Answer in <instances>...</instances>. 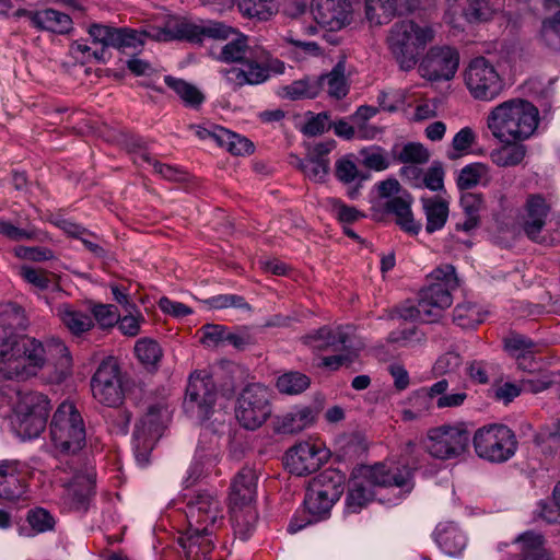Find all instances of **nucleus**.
<instances>
[{
  "instance_id": "3c124183",
  "label": "nucleus",
  "mask_w": 560,
  "mask_h": 560,
  "mask_svg": "<svg viewBox=\"0 0 560 560\" xmlns=\"http://www.w3.org/2000/svg\"><path fill=\"white\" fill-rule=\"evenodd\" d=\"M476 141V135L470 127L462 128L452 140V150L447 152V156L451 160H455L458 156L466 154L474 142Z\"/></svg>"
},
{
  "instance_id": "052dcab7",
  "label": "nucleus",
  "mask_w": 560,
  "mask_h": 560,
  "mask_svg": "<svg viewBox=\"0 0 560 560\" xmlns=\"http://www.w3.org/2000/svg\"><path fill=\"white\" fill-rule=\"evenodd\" d=\"M117 27L94 23L88 28V33L94 43L101 44L103 47H113L115 43V33Z\"/></svg>"
},
{
  "instance_id": "20e7f679",
  "label": "nucleus",
  "mask_w": 560,
  "mask_h": 560,
  "mask_svg": "<svg viewBox=\"0 0 560 560\" xmlns=\"http://www.w3.org/2000/svg\"><path fill=\"white\" fill-rule=\"evenodd\" d=\"M393 488L395 493L394 504L400 501L413 489L412 471L404 465L377 463L373 466H364L360 469V478H354L347 494V509L352 513L359 512L376 494L374 488Z\"/></svg>"
},
{
  "instance_id": "e2e57ef3",
  "label": "nucleus",
  "mask_w": 560,
  "mask_h": 560,
  "mask_svg": "<svg viewBox=\"0 0 560 560\" xmlns=\"http://www.w3.org/2000/svg\"><path fill=\"white\" fill-rule=\"evenodd\" d=\"M14 253L19 258L32 261H45L54 258V253L47 247L18 246Z\"/></svg>"
},
{
  "instance_id": "4468645a",
  "label": "nucleus",
  "mask_w": 560,
  "mask_h": 560,
  "mask_svg": "<svg viewBox=\"0 0 560 560\" xmlns=\"http://www.w3.org/2000/svg\"><path fill=\"white\" fill-rule=\"evenodd\" d=\"M271 394L268 387L259 383L247 385L240 394L235 416L242 427L256 430L271 415Z\"/></svg>"
},
{
  "instance_id": "0eeeda50",
  "label": "nucleus",
  "mask_w": 560,
  "mask_h": 560,
  "mask_svg": "<svg viewBox=\"0 0 560 560\" xmlns=\"http://www.w3.org/2000/svg\"><path fill=\"white\" fill-rule=\"evenodd\" d=\"M434 38L435 30L432 25L402 20L390 27L387 46L399 68L409 71L419 63L422 52Z\"/></svg>"
},
{
  "instance_id": "aec40b11",
  "label": "nucleus",
  "mask_w": 560,
  "mask_h": 560,
  "mask_svg": "<svg viewBox=\"0 0 560 560\" xmlns=\"http://www.w3.org/2000/svg\"><path fill=\"white\" fill-rule=\"evenodd\" d=\"M315 21L331 31L349 23L351 8L347 0H313L311 5Z\"/></svg>"
},
{
  "instance_id": "338daca9",
  "label": "nucleus",
  "mask_w": 560,
  "mask_h": 560,
  "mask_svg": "<svg viewBox=\"0 0 560 560\" xmlns=\"http://www.w3.org/2000/svg\"><path fill=\"white\" fill-rule=\"evenodd\" d=\"M159 307L163 313L172 315L176 318H183L192 313V310L186 304L173 301L166 296H163L159 300Z\"/></svg>"
},
{
  "instance_id": "1a4fd4ad",
  "label": "nucleus",
  "mask_w": 560,
  "mask_h": 560,
  "mask_svg": "<svg viewBox=\"0 0 560 560\" xmlns=\"http://www.w3.org/2000/svg\"><path fill=\"white\" fill-rule=\"evenodd\" d=\"M49 430L51 443L61 454H75L85 445V423L72 401L66 400L58 406Z\"/></svg>"
},
{
  "instance_id": "bb28decb",
  "label": "nucleus",
  "mask_w": 560,
  "mask_h": 560,
  "mask_svg": "<svg viewBox=\"0 0 560 560\" xmlns=\"http://www.w3.org/2000/svg\"><path fill=\"white\" fill-rule=\"evenodd\" d=\"M525 141L512 140L500 142L502 145L490 152V161L499 167H515L521 165L528 153Z\"/></svg>"
},
{
  "instance_id": "ea45409f",
  "label": "nucleus",
  "mask_w": 560,
  "mask_h": 560,
  "mask_svg": "<svg viewBox=\"0 0 560 560\" xmlns=\"http://www.w3.org/2000/svg\"><path fill=\"white\" fill-rule=\"evenodd\" d=\"M314 415L307 407L291 410L282 416L279 427L283 433H298L311 425Z\"/></svg>"
},
{
  "instance_id": "8fccbe9b",
  "label": "nucleus",
  "mask_w": 560,
  "mask_h": 560,
  "mask_svg": "<svg viewBox=\"0 0 560 560\" xmlns=\"http://www.w3.org/2000/svg\"><path fill=\"white\" fill-rule=\"evenodd\" d=\"M0 235L11 241L38 240L43 241L45 234L35 229H22L9 221L0 220Z\"/></svg>"
},
{
  "instance_id": "f704fd0d",
  "label": "nucleus",
  "mask_w": 560,
  "mask_h": 560,
  "mask_svg": "<svg viewBox=\"0 0 560 560\" xmlns=\"http://www.w3.org/2000/svg\"><path fill=\"white\" fill-rule=\"evenodd\" d=\"M240 12L249 19L268 21L279 10L277 0H238Z\"/></svg>"
},
{
  "instance_id": "c756f323",
  "label": "nucleus",
  "mask_w": 560,
  "mask_h": 560,
  "mask_svg": "<svg viewBox=\"0 0 560 560\" xmlns=\"http://www.w3.org/2000/svg\"><path fill=\"white\" fill-rule=\"evenodd\" d=\"M32 24L43 31L67 34L72 30L71 18L54 9L36 11L31 15Z\"/></svg>"
},
{
  "instance_id": "603ef678",
  "label": "nucleus",
  "mask_w": 560,
  "mask_h": 560,
  "mask_svg": "<svg viewBox=\"0 0 560 560\" xmlns=\"http://www.w3.org/2000/svg\"><path fill=\"white\" fill-rule=\"evenodd\" d=\"M359 153L362 159V163L370 170L380 172L389 166L388 158L386 156L384 149L381 147L372 145L363 148Z\"/></svg>"
},
{
  "instance_id": "6e6d98bb",
  "label": "nucleus",
  "mask_w": 560,
  "mask_h": 560,
  "mask_svg": "<svg viewBox=\"0 0 560 560\" xmlns=\"http://www.w3.org/2000/svg\"><path fill=\"white\" fill-rule=\"evenodd\" d=\"M540 36L547 46H560V10L542 21Z\"/></svg>"
},
{
  "instance_id": "79ce46f5",
  "label": "nucleus",
  "mask_w": 560,
  "mask_h": 560,
  "mask_svg": "<svg viewBox=\"0 0 560 560\" xmlns=\"http://www.w3.org/2000/svg\"><path fill=\"white\" fill-rule=\"evenodd\" d=\"M395 0H365L366 19L375 25H381L395 16Z\"/></svg>"
},
{
  "instance_id": "9d476101",
  "label": "nucleus",
  "mask_w": 560,
  "mask_h": 560,
  "mask_svg": "<svg viewBox=\"0 0 560 560\" xmlns=\"http://www.w3.org/2000/svg\"><path fill=\"white\" fill-rule=\"evenodd\" d=\"M13 428L23 440L39 436L44 431L49 413V401L35 392H16Z\"/></svg>"
},
{
  "instance_id": "864d4df0",
  "label": "nucleus",
  "mask_w": 560,
  "mask_h": 560,
  "mask_svg": "<svg viewBox=\"0 0 560 560\" xmlns=\"http://www.w3.org/2000/svg\"><path fill=\"white\" fill-rule=\"evenodd\" d=\"M135 353L137 358L147 365L155 364L162 357V350L159 343L148 338L137 341L135 346Z\"/></svg>"
},
{
  "instance_id": "de8ad7c7",
  "label": "nucleus",
  "mask_w": 560,
  "mask_h": 560,
  "mask_svg": "<svg viewBox=\"0 0 560 560\" xmlns=\"http://www.w3.org/2000/svg\"><path fill=\"white\" fill-rule=\"evenodd\" d=\"M335 175L343 184L363 182L366 176L358 170L357 164L350 156H342L336 161Z\"/></svg>"
},
{
  "instance_id": "b1692460",
  "label": "nucleus",
  "mask_w": 560,
  "mask_h": 560,
  "mask_svg": "<svg viewBox=\"0 0 560 560\" xmlns=\"http://www.w3.org/2000/svg\"><path fill=\"white\" fill-rule=\"evenodd\" d=\"M412 197L407 191L386 200L384 208L387 213L396 217V223L405 232L416 235L421 230V223L416 221L411 211Z\"/></svg>"
},
{
  "instance_id": "5fc2aeb1",
  "label": "nucleus",
  "mask_w": 560,
  "mask_h": 560,
  "mask_svg": "<svg viewBox=\"0 0 560 560\" xmlns=\"http://www.w3.org/2000/svg\"><path fill=\"white\" fill-rule=\"evenodd\" d=\"M90 313L94 324L96 323L101 328H110L115 326L119 319L117 307L112 304H94Z\"/></svg>"
},
{
  "instance_id": "412c9836",
  "label": "nucleus",
  "mask_w": 560,
  "mask_h": 560,
  "mask_svg": "<svg viewBox=\"0 0 560 560\" xmlns=\"http://www.w3.org/2000/svg\"><path fill=\"white\" fill-rule=\"evenodd\" d=\"M215 386L212 377L206 371H195L190 374L187 388L185 404H191L201 409H209L215 401Z\"/></svg>"
},
{
  "instance_id": "c9c22d12",
  "label": "nucleus",
  "mask_w": 560,
  "mask_h": 560,
  "mask_svg": "<svg viewBox=\"0 0 560 560\" xmlns=\"http://www.w3.org/2000/svg\"><path fill=\"white\" fill-rule=\"evenodd\" d=\"M486 313L481 306L472 302L459 303L453 311L454 323L464 328H475L485 320Z\"/></svg>"
},
{
  "instance_id": "a211bd4d",
  "label": "nucleus",
  "mask_w": 560,
  "mask_h": 560,
  "mask_svg": "<svg viewBox=\"0 0 560 560\" xmlns=\"http://www.w3.org/2000/svg\"><path fill=\"white\" fill-rule=\"evenodd\" d=\"M459 66V54L450 46L431 47L419 63V73L430 81H448Z\"/></svg>"
},
{
  "instance_id": "58836bf2",
  "label": "nucleus",
  "mask_w": 560,
  "mask_h": 560,
  "mask_svg": "<svg viewBox=\"0 0 560 560\" xmlns=\"http://www.w3.org/2000/svg\"><path fill=\"white\" fill-rule=\"evenodd\" d=\"M393 156L399 163L408 164H425L430 159L429 150L421 143L409 142L401 147L393 148Z\"/></svg>"
},
{
  "instance_id": "9b49d317",
  "label": "nucleus",
  "mask_w": 560,
  "mask_h": 560,
  "mask_svg": "<svg viewBox=\"0 0 560 560\" xmlns=\"http://www.w3.org/2000/svg\"><path fill=\"white\" fill-rule=\"evenodd\" d=\"M345 476L334 469H326L313 478L306 490L304 505L313 517L308 523L326 517L343 492Z\"/></svg>"
},
{
  "instance_id": "774afa93",
  "label": "nucleus",
  "mask_w": 560,
  "mask_h": 560,
  "mask_svg": "<svg viewBox=\"0 0 560 560\" xmlns=\"http://www.w3.org/2000/svg\"><path fill=\"white\" fill-rule=\"evenodd\" d=\"M329 116L327 113H319L310 118L303 127V132L307 136H317L324 133L328 128Z\"/></svg>"
},
{
  "instance_id": "e433bc0d",
  "label": "nucleus",
  "mask_w": 560,
  "mask_h": 560,
  "mask_svg": "<svg viewBox=\"0 0 560 560\" xmlns=\"http://www.w3.org/2000/svg\"><path fill=\"white\" fill-rule=\"evenodd\" d=\"M490 168L483 163H471L464 166L457 176V186L460 190L470 189L481 183L490 179Z\"/></svg>"
},
{
  "instance_id": "69168bd1",
  "label": "nucleus",
  "mask_w": 560,
  "mask_h": 560,
  "mask_svg": "<svg viewBox=\"0 0 560 560\" xmlns=\"http://www.w3.org/2000/svg\"><path fill=\"white\" fill-rule=\"evenodd\" d=\"M462 363V358L455 352H447L441 355L434 363L433 370L436 374H450L455 372Z\"/></svg>"
},
{
  "instance_id": "4be33fe9",
  "label": "nucleus",
  "mask_w": 560,
  "mask_h": 560,
  "mask_svg": "<svg viewBox=\"0 0 560 560\" xmlns=\"http://www.w3.org/2000/svg\"><path fill=\"white\" fill-rule=\"evenodd\" d=\"M171 418V411L166 402L160 401L148 407L147 412L136 425L133 438H148L159 440Z\"/></svg>"
},
{
  "instance_id": "39448f33",
  "label": "nucleus",
  "mask_w": 560,
  "mask_h": 560,
  "mask_svg": "<svg viewBox=\"0 0 560 560\" xmlns=\"http://www.w3.org/2000/svg\"><path fill=\"white\" fill-rule=\"evenodd\" d=\"M540 112L532 102L514 97L493 106L486 118L491 136L499 142L527 141L537 135Z\"/></svg>"
},
{
  "instance_id": "0e129e2a",
  "label": "nucleus",
  "mask_w": 560,
  "mask_h": 560,
  "mask_svg": "<svg viewBox=\"0 0 560 560\" xmlns=\"http://www.w3.org/2000/svg\"><path fill=\"white\" fill-rule=\"evenodd\" d=\"M460 207L464 215L480 218L479 212L483 208L482 196L474 192H463L460 196Z\"/></svg>"
},
{
  "instance_id": "13d9d810",
  "label": "nucleus",
  "mask_w": 560,
  "mask_h": 560,
  "mask_svg": "<svg viewBox=\"0 0 560 560\" xmlns=\"http://www.w3.org/2000/svg\"><path fill=\"white\" fill-rule=\"evenodd\" d=\"M27 522L37 533H44L54 528V516L43 508L30 510L27 513Z\"/></svg>"
},
{
  "instance_id": "4d7b16f0",
  "label": "nucleus",
  "mask_w": 560,
  "mask_h": 560,
  "mask_svg": "<svg viewBox=\"0 0 560 560\" xmlns=\"http://www.w3.org/2000/svg\"><path fill=\"white\" fill-rule=\"evenodd\" d=\"M145 34L130 30V28H116L114 48H138L144 44Z\"/></svg>"
},
{
  "instance_id": "ddd939ff",
  "label": "nucleus",
  "mask_w": 560,
  "mask_h": 560,
  "mask_svg": "<svg viewBox=\"0 0 560 560\" xmlns=\"http://www.w3.org/2000/svg\"><path fill=\"white\" fill-rule=\"evenodd\" d=\"M464 83L470 96L476 101L492 102L504 90V81L498 70L485 57L470 60L464 71Z\"/></svg>"
},
{
  "instance_id": "49530a36",
  "label": "nucleus",
  "mask_w": 560,
  "mask_h": 560,
  "mask_svg": "<svg viewBox=\"0 0 560 560\" xmlns=\"http://www.w3.org/2000/svg\"><path fill=\"white\" fill-rule=\"evenodd\" d=\"M560 383V372H544L522 380L523 392L538 394Z\"/></svg>"
},
{
  "instance_id": "393cba45",
  "label": "nucleus",
  "mask_w": 560,
  "mask_h": 560,
  "mask_svg": "<svg viewBox=\"0 0 560 560\" xmlns=\"http://www.w3.org/2000/svg\"><path fill=\"white\" fill-rule=\"evenodd\" d=\"M21 472L22 466L19 460H0V499L15 500L23 494Z\"/></svg>"
},
{
  "instance_id": "473e14b6",
  "label": "nucleus",
  "mask_w": 560,
  "mask_h": 560,
  "mask_svg": "<svg viewBox=\"0 0 560 560\" xmlns=\"http://www.w3.org/2000/svg\"><path fill=\"white\" fill-rule=\"evenodd\" d=\"M422 209L427 219L425 231L430 234L444 228L448 218V202L441 197L421 199Z\"/></svg>"
},
{
  "instance_id": "72a5a7b5",
  "label": "nucleus",
  "mask_w": 560,
  "mask_h": 560,
  "mask_svg": "<svg viewBox=\"0 0 560 560\" xmlns=\"http://www.w3.org/2000/svg\"><path fill=\"white\" fill-rule=\"evenodd\" d=\"M209 136L223 149L234 155H243L253 151V143L245 137L215 126Z\"/></svg>"
},
{
  "instance_id": "dca6fc26",
  "label": "nucleus",
  "mask_w": 560,
  "mask_h": 560,
  "mask_svg": "<svg viewBox=\"0 0 560 560\" xmlns=\"http://www.w3.org/2000/svg\"><path fill=\"white\" fill-rule=\"evenodd\" d=\"M469 433L459 425H441L428 432L425 448L438 459H453L465 453Z\"/></svg>"
},
{
  "instance_id": "7c9ffc66",
  "label": "nucleus",
  "mask_w": 560,
  "mask_h": 560,
  "mask_svg": "<svg viewBox=\"0 0 560 560\" xmlns=\"http://www.w3.org/2000/svg\"><path fill=\"white\" fill-rule=\"evenodd\" d=\"M434 535L439 547L451 557L460 555L466 547V536L454 523L440 524Z\"/></svg>"
},
{
  "instance_id": "4c0bfd02",
  "label": "nucleus",
  "mask_w": 560,
  "mask_h": 560,
  "mask_svg": "<svg viewBox=\"0 0 560 560\" xmlns=\"http://www.w3.org/2000/svg\"><path fill=\"white\" fill-rule=\"evenodd\" d=\"M19 275L25 282L31 284L37 293L48 290H60L59 284L52 279V273L44 269L22 266L19 270Z\"/></svg>"
},
{
  "instance_id": "6ab92c4d",
  "label": "nucleus",
  "mask_w": 560,
  "mask_h": 560,
  "mask_svg": "<svg viewBox=\"0 0 560 560\" xmlns=\"http://www.w3.org/2000/svg\"><path fill=\"white\" fill-rule=\"evenodd\" d=\"M328 456L326 447L306 441L295 444L285 453L284 464L291 474L305 476L318 470Z\"/></svg>"
},
{
  "instance_id": "bf43d9fd",
  "label": "nucleus",
  "mask_w": 560,
  "mask_h": 560,
  "mask_svg": "<svg viewBox=\"0 0 560 560\" xmlns=\"http://www.w3.org/2000/svg\"><path fill=\"white\" fill-rule=\"evenodd\" d=\"M208 304L213 308L234 307L238 310L250 311L249 304L245 299L237 294H220L208 300Z\"/></svg>"
},
{
  "instance_id": "423d86ee",
  "label": "nucleus",
  "mask_w": 560,
  "mask_h": 560,
  "mask_svg": "<svg viewBox=\"0 0 560 560\" xmlns=\"http://www.w3.org/2000/svg\"><path fill=\"white\" fill-rule=\"evenodd\" d=\"M429 285L421 290L417 304L406 302L397 308L398 317L420 323L436 322L453 303L452 291L458 287L454 266L441 265L429 275Z\"/></svg>"
},
{
  "instance_id": "5701e85b",
  "label": "nucleus",
  "mask_w": 560,
  "mask_h": 560,
  "mask_svg": "<svg viewBox=\"0 0 560 560\" xmlns=\"http://www.w3.org/2000/svg\"><path fill=\"white\" fill-rule=\"evenodd\" d=\"M349 339L350 334L348 328L341 326L336 328L324 326L301 338L305 346L319 351L328 349L338 351L346 349Z\"/></svg>"
},
{
  "instance_id": "c03bdc74",
  "label": "nucleus",
  "mask_w": 560,
  "mask_h": 560,
  "mask_svg": "<svg viewBox=\"0 0 560 560\" xmlns=\"http://www.w3.org/2000/svg\"><path fill=\"white\" fill-rule=\"evenodd\" d=\"M135 162L139 165L148 164L153 168V171L159 174L161 177L168 180H179L182 179V172L175 166L163 164L159 162L156 159L151 156L145 149L140 148L138 152L135 153Z\"/></svg>"
},
{
  "instance_id": "a18cd8bd",
  "label": "nucleus",
  "mask_w": 560,
  "mask_h": 560,
  "mask_svg": "<svg viewBox=\"0 0 560 560\" xmlns=\"http://www.w3.org/2000/svg\"><path fill=\"white\" fill-rule=\"evenodd\" d=\"M299 167L311 180L324 182L329 171V159L324 156H308L300 161Z\"/></svg>"
},
{
  "instance_id": "7ed1b4c3",
  "label": "nucleus",
  "mask_w": 560,
  "mask_h": 560,
  "mask_svg": "<svg viewBox=\"0 0 560 560\" xmlns=\"http://www.w3.org/2000/svg\"><path fill=\"white\" fill-rule=\"evenodd\" d=\"M188 528L180 538L187 560H201L213 549L211 537L223 526L224 504L214 490H197L185 495Z\"/></svg>"
},
{
  "instance_id": "a19ab883",
  "label": "nucleus",
  "mask_w": 560,
  "mask_h": 560,
  "mask_svg": "<svg viewBox=\"0 0 560 560\" xmlns=\"http://www.w3.org/2000/svg\"><path fill=\"white\" fill-rule=\"evenodd\" d=\"M311 385L310 377L299 371H289L281 374L276 386L281 394L299 395L305 392Z\"/></svg>"
},
{
  "instance_id": "2eb2a0df",
  "label": "nucleus",
  "mask_w": 560,
  "mask_h": 560,
  "mask_svg": "<svg viewBox=\"0 0 560 560\" xmlns=\"http://www.w3.org/2000/svg\"><path fill=\"white\" fill-rule=\"evenodd\" d=\"M70 476L60 478L63 493L60 505L63 511L85 513L89 510L95 488V471L92 466L81 469L70 467Z\"/></svg>"
},
{
  "instance_id": "09e8293b",
  "label": "nucleus",
  "mask_w": 560,
  "mask_h": 560,
  "mask_svg": "<svg viewBox=\"0 0 560 560\" xmlns=\"http://www.w3.org/2000/svg\"><path fill=\"white\" fill-rule=\"evenodd\" d=\"M504 346L510 353L523 360H525L526 354H533L539 351L537 343L521 334H512L509 336L504 341Z\"/></svg>"
},
{
  "instance_id": "f257e3e1",
  "label": "nucleus",
  "mask_w": 560,
  "mask_h": 560,
  "mask_svg": "<svg viewBox=\"0 0 560 560\" xmlns=\"http://www.w3.org/2000/svg\"><path fill=\"white\" fill-rule=\"evenodd\" d=\"M205 37L229 39L221 46L217 55L219 61L236 66L220 70L225 82L235 89L244 85H256L268 80L270 72L282 74L285 65L279 59H272L264 49H252L247 36L237 30L217 21L192 22L188 20L170 21L159 35L160 40L185 39L199 43Z\"/></svg>"
},
{
  "instance_id": "a878e982",
  "label": "nucleus",
  "mask_w": 560,
  "mask_h": 560,
  "mask_svg": "<svg viewBox=\"0 0 560 560\" xmlns=\"http://www.w3.org/2000/svg\"><path fill=\"white\" fill-rule=\"evenodd\" d=\"M549 212V206L540 196H530L526 202L525 214L523 217V229L527 236L537 240Z\"/></svg>"
},
{
  "instance_id": "cd10ccee",
  "label": "nucleus",
  "mask_w": 560,
  "mask_h": 560,
  "mask_svg": "<svg viewBox=\"0 0 560 560\" xmlns=\"http://www.w3.org/2000/svg\"><path fill=\"white\" fill-rule=\"evenodd\" d=\"M56 314L65 327L74 336H81L94 327L91 313L74 308L68 303L59 304Z\"/></svg>"
},
{
  "instance_id": "6e6552de",
  "label": "nucleus",
  "mask_w": 560,
  "mask_h": 560,
  "mask_svg": "<svg viewBox=\"0 0 560 560\" xmlns=\"http://www.w3.org/2000/svg\"><path fill=\"white\" fill-rule=\"evenodd\" d=\"M258 476L255 469L243 467L232 479L229 492L231 523L235 535L246 540L257 521L255 508Z\"/></svg>"
},
{
  "instance_id": "f03ea898",
  "label": "nucleus",
  "mask_w": 560,
  "mask_h": 560,
  "mask_svg": "<svg viewBox=\"0 0 560 560\" xmlns=\"http://www.w3.org/2000/svg\"><path fill=\"white\" fill-rule=\"evenodd\" d=\"M23 310L13 303L0 307V374L7 380L26 381L43 369L67 370L71 355L65 342L56 337L40 341L21 335Z\"/></svg>"
},
{
  "instance_id": "c85d7f7f",
  "label": "nucleus",
  "mask_w": 560,
  "mask_h": 560,
  "mask_svg": "<svg viewBox=\"0 0 560 560\" xmlns=\"http://www.w3.org/2000/svg\"><path fill=\"white\" fill-rule=\"evenodd\" d=\"M219 463V453L215 448L199 447L196 451L192 463L190 464L187 476L184 479L186 488L195 485L201 478L208 476Z\"/></svg>"
},
{
  "instance_id": "f8f14e48",
  "label": "nucleus",
  "mask_w": 560,
  "mask_h": 560,
  "mask_svg": "<svg viewBox=\"0 0 560 560\" xmlns=\"http://www.w3.org/2000/svg\"><path fill=\"white\" fill-rule=\"evenodd\" d=\"M472 442L476 454L491 463H504L517 450L514 432L504 424H490L478 429Z\"/></svg>"
},
{
  "instance_id": "37998d69",
  "label": "nucleus",
  "mask_w": 560,
  "mask_h": 560,
  "mask_svg": "<svg viewBox=\"0 0 560 560\" xmlns=\"http://www.w3.org/2000/svg\"><path fill=\"white\" fill-rule=\"evenodd\" d=\"M282 92L284 97L292 101L314 98L319 94V83L316 79L305 78L283 86Z\"/></svg>"
},
{
  "instance_id": "680f3d73",
  "label": "nucleus",
  "mask_w": 560,
  "mask_h": 560,
  "mask_svg": "<svg viewBox=\"0 0 560 560\" xmlns=\"http://www.w3.org/2000/svg\"><path fill=\"white\" fill-rule=\"evenodd\" d=\"M226 327L218 324H206L200 328V341L206 347H217L224 342Z\"/></svg>"
},
{
  "instance_id": "f3484780",
  "label": "nucleus",
  "mask_w": 560,
  "mask_h": 560,
  "mask_svg": "<svg viewBox=\"0 0 560 560\" xmlns=\"http://www.w3.org/2000/svg\"><path fill=\"white\" fill-rule=\"evenodd\" d=\"M93 397L102 405L117 407L122 402L124 392L118 363L114 359L104 360L91 380Z\"/></svg>"
},
{
  "instance_id": "2f4dec72",
  "label": "nucleus",
  "mask_w": 560,
  "mask_h": 560,
  "mask_svg": "<svg viewBox=\"0 0 560 560\" xmlns=\"http://www.w3.org/2000/svg\"><path fill=\"white\" fill-rule=\"evenodd\" d=\"M319 83V92L325 91L330 97L340 100L349 92V84L346 78V62L336 63L332 70L316 79Z\"/></svg>"
}]
</instances>
